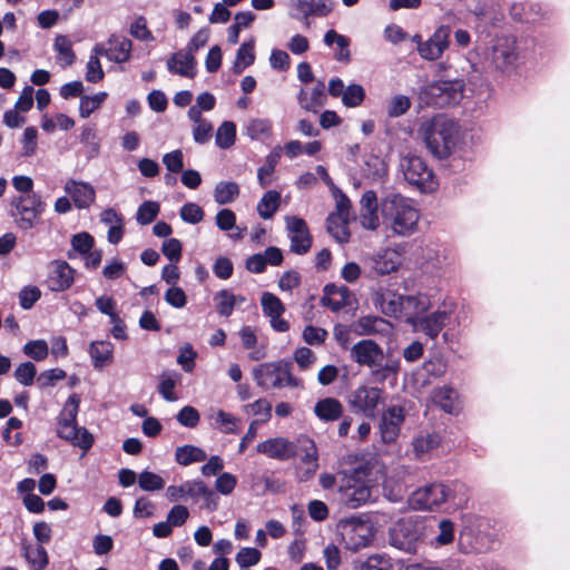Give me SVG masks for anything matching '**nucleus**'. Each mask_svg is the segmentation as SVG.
<instances>
[{"mask_svg": "<svg viewBox=\"0 0 570 570\" xmlns=\"http://www.w3.org/2000/svg\"><path fill=\"white\" fill-rule=\"evenodd\" d=\"M350 358L358 366L372 370L379 380L384 381L400 371L397 360L385 361L383 348L371 338L361 340L350 348Z\"/></svg>", "mask_w": 570, "mask_h": 570, "instance_id": "obj_4", "label": "nucleus"}, {"mask_svg": "<svg viewBox=\"0 0 570 570\" xmlns=\"http://www.w3.org/2000/svg\"><path fill=\"white\" fill-rule=\"evenodd\" d=\"M452 494L453 490L450 485L432 482L412 492L410 503L416 510L433 511L448 502Z\"/></svg>", "mask_w": 570, "mask_h": 570, "instance_id": "obj_12", "label": "nucleus"}, {"mask_svg": "<svg viewBox=\"0 0 570 570\" xmlns=\"http://www.w3.org/2000/svg\"><path fill=\"white\" fill-rule=\"evenodd\" d=\"M297 100L301 108L316 114L320 108L325 106L327 100L324 81H316L309 94L306 89L301 88L297 95Z\"/></svg>", "mask_w": 570, "mask_h": 570, "instance_id": "obj_24", "label": "nucleus"}, {"mask_svg": "<svg viewBox=\"0 0 570 570\" xmlns=\"http://www.w3.org/2000/svg\"><path fill=\"white\" fill-rule=\"evenodd\" d=\"M67 376L66 372L61 368H51L41 372L37 377V383L40 389L53 386L57 381L63 380Z\"/></svg>", "mask_w": 570, "mask_h": 570, "instance_id": "obj_60", "label": "nucleus"}, {"mask_svg": "<svg viewBox=\"0 0 570 570\" xmlns=\"http://www.w3.org/2000/svg\"><path fill=\"white\" fill-rule=\"evenodd\" d=\"M298 438L293 442L286 438L278 436L258 443L256 451L271 459L286 461L298 455Z\"/></svg>", "mask_w": 570, "mask_h": 570, "instance_id": "obj_16", "label": "nucleus"}, {"mask_svg": "<svg viewBox=\"0 0 570 570\" xmlns=\"http://www.w3.org/2000/svg\"><path fill=\"white\" fill-rule=\"evenodd\" d=\"M400 168L405 181L421 193H432L438 188V180L426 161L415 155L402 157Z\"/></svg>", "mask_w": 570, "mask_h": 570, "instance_id": "obj_7", "label": "nucleus"}, {"mask_svg": "<svg viewBox=\"0 0 570 570\" xmlns=\"http://www.w3.org/2000/svg\"><path fill=\"white\" fill-rule=\"evenodd\" d=\"M130 35L141 41H153L155 38L147 27L144 16L138 17L130 26Z\"/></svg>", "mask_w": 570, "mask_h": 570, "instance_id": "obj_58", "label": "nucleus"}, {"mask_svg": "<svg viewBox=\"0 0 570 570\" xmlns=\"http://www.w3.org/2000/svg\"><path fill=\"white\" fill-rule=\"evenodd\" d=\"M196 60L194 53L189 50H179L170 56L167 60L169 72L177 73L183 77L194 78L196 76Z\"/></svg>", "mask_w": 570, "mask_h": 570, "instance_id": "obj_25", "label": "nucleus"}, {"mask_svg": "<svg viewBox=\"0 0 570 570\" xmlns=\"http://www.w3.org/2000/svg\"><path fill=\"white\" fill-rule=\"evenodd\" d=\"M109 48H105L102 45L97 43L92 51L97 56H106L109 60L115 62H125L130 58L131 52V40L126 37L112 35L109 38Z\"/></svg>", "mask_w": 570, "mask_h": 570, "instance_id": "obj_20", "label": "nucleus"}, {"mask_svg": "<svg viewBox=\"0 0 570 570\" xmlns=\"http://www.w3.org/2000/svg\"><path fill=\"white\" fill-rule=\"evenodd\" d=\"M361 570H393V566L389 557L374 554L367 558Z\"/></svg>", "mask_w": 570, "mask_h": 570, "instance_id": "obj_62", "label": "nucleus"}, {"mask_svg": "<svg viewBox=\"0 0 570 570\" xmlns=\"http://www.w3.org/2000/svg\"><path fill=\"white\" fill-rule=\"evenodd\" d=\"M262 553L256 548H242L236 554V562L240 570H248L249 567L259 562Z\"/></svg>", "mask_w": 570, "mask_h": 570, "instance_id": "obj_47", "label": "nucleus"}, {"mask_svg": "<svg viewBox=\"0 0 570 570\" xmlns=\"http://www.w3.org/2000/svg\"><path fill=\"white\" fill-rule=\"evenodd\" d=\"M216 297L220 299L217 304L218 314L226 317L232 315L234 306L237 302L236 296L227 289H223L217 293Z\"/></svg>", "mask_w": 570, "mask_h": 570, "instance_id": "obj_56", "label": "nucleus"}, {"mask_svg": "<svg viewBox=\"0 0 570 570\" xmlns=\"http://www.w3.org/2000/svg\"><path fill=\"white\" fill-rule=\"evenodd\" d=\"M286 228L289 233L291 252L297 255L306 254L311 249L313 242L306 222L297 216H287Z\"/></svg>", "mask_w": 570, "mask_h": 570, "instance_id": "obj_17", "label": "nucleus"}, {"mask_svg": "<svg viewBox=\"0 0 570 570\" xmlns=\"http://www.w3.org/2000/svg\"><path fill=\"white\" fill-rule=\"evenodd\" d=\"M23 557L32 566L33 570H43L49 563V557L42 544L37 546L36 549H30L28 546L22 547Z\"/></svg>", "mask_w": 570, "mask_h": 570, "instance_id": "obj_40", "label": "nucleus"}, {"mask_svg": "<svg viewBox=\"0 0 570 570\" xmlns=\"http://www.w3.org/2000/svg\"><path fill=\"white\" fill-rule=\"evenodd\" d=\"M253 374L257 385L264 389H279L284 384L293 387L299 385V380L292 375V363L284 360L261 364L254 368Z\"/></svg>", "mask_w": 570, "mask_h": 570, "instance_id": "obj_9", "label": "nucleus"}, {"mask_svg": "<svg viewBox=\"0 0 570 570\" xmlns=\"http://www.w3.org/2000/svg\"><path fill=\"white\" fill-rule=\"evenodd\" d=\"M423 530L424 527L421 521L412 517L402 518L390 530V543L407 553H415Z\"/></svg>", "mask_w": 570, "mask_h": 570, "instance_id": "obj_11", "label": "nucleus"}, {"mask_svg": "<svg viewBox=\"0 0 570 570\" xmlns=\"http://www.w3.org/2000/svg\"><path fill=\"white\" fill-rule=\"evenodd\" d=\"M324 42L326 46H332L336 43L340 48L338 52L335 53V59L342 62H348L351 60L350 52V39L343 35L337 33L335 30L331 29L326 31L324 36Z\"/></svg>", "mask_w": 570, "mask_h": 570, "instance_id": "obj_35", "label": "nucleus"}, {"mask_svg": "<svg viewBox=\"0 0 570 570\" xmlns=\"http://www.w3.org/2000/svg\"><path fill=\"white\" fill-rule=\"evenodd\" d=\"M368 470L355 468L344 472L338 484L340 501L346 508L356 509L370 501L372 488L367 484Z\"/></svg>", "mask_w": 570, "mask_h": 570, "instance_id": "obj_6", "label": "nucleus"}, {"mask_svg": "<svg viewBox=\"0 0 570 570\" xmlns=\"http://www.w3.org/2000/svg\"><path fill=\"white\" fill-rule=\"evenodd\" d=\"M89 354L95 368H104L111 364L114 358V345L109 341L92 342L89 346Z\"/></svg>", "mask_w": 570, "mask_h": 570, "instance_id": "obj_31", "label": "nucleus"}, {"mask_svg": "<svg viewBox=\"0 0 570 570\" xmlns=\"http://www.w3.org/2000/svg\"><path fill=\"white\" fill-rule=\"evenodd\" d=\"M383 220L399 236H410L417 227L419 212L400 194H387L380 205Z\"/></svg>", "mask_w": 570, "mask_h": 570, "instance_id": "obj_3", "label": "nucleus"}, {"mask_svg": "<svg viewBox=\"0 0 570 570\" xmlns=\"http://www.w3.org/2000/svg\"><path fill=\"white\" fill-rule=\"evenodd\" d=\"M10 206L11 216L17 226L23 230L33 228L46 209V203L39 194L12 197Z\"/></svg>", "mask_w": 570, "mask_h": 570, "instance_id": "obj_10", "label": "nucleus"}, {"mask_svg": "<svg viewBox=\"0 0 570 570\" xmlns=\"http://www.w3.org/2000/svg\"><path fill=\"white\" fill-rule=\"evenodd\" d=\"M207 459L206 452L195 445L186 444L178 446L175 451V460L178 464L187 466L195 462H203Z\"/></svg>", "mask_w": 570, "mask_h": 570, "instance_id": "obj_34", "label": "nucleus"}, {"mask_svg": "<svg viewBox=\"0 0 570 570\" xmlns=\"http://www.w3.org/2000/svg\"><path fill=\"white\" fill-rule=\"evenodd\" d=\"M281 194L276 190H268L264 194L257 205L258 215L263 219H269L279 207Z\"/></svg>", "mask_w": 570, "mask_h": 570, "instance_id": "obj_38", "label": "nucleus"}, {"mask_svg": "<svg viewBox=\"0 0 570 570\" xmlns=\"http://www.w3.org/2000/svg\"><path fill=\"white\" fill-rule=\"evenodd\" d=\"M411 107V100L409 97L399 95L391 99L387 115L390 117H400L404 115Z\"/></svg>", "mask_w": 570, "mask_h": 570, "instance_id": "obj_61", "label": "nucleus"}, {"mask_svg": "<svg viewBox=\"0 0 570 570\" xmlns=\"http://www.w3.org/2000/svg\"><path fill=\"white\" fill-rule=\"evenodd\" d=\"M65 190L70 195L77 208H88L95 202V189L87 183L67 181Z\"/></svg>", "mask_w": 570, "mask_h": 570, "instance_id": "obj_29", "label": "nucleus"}, {"mask_svg": "<svg viewBox=\"0 0 570 570\" xmlns=\"http://www.w3.org/2000/svg\"><path fill=\"white\" fill-rule=\"evenodd\" d=\"M404 417V411L400 406H391L383 413L380 422V433L383 443L390 444L396 440Z\"/></svg>", "mask_w": 570, "mask_h": 570, "instance_id": "obj_21", "label": "nucleus"}, {"mask_svg": "<svg viewBox=\"0 0 570 570\" xmlns=\"http://www.w3.org/2000/svg\"><path fill=\"white\" fill-rule=\"evenodd\" d=\"M362 171L366 178L373 181H379L386 175L387 166L381 157L376 155H368L364 160Z\"/></svg>", "mask_w": 570, "mask_h": 570, "instance_id": "obj_36", "label": "nucleus"}, {"mask_svg": "<svg viewBox=\"0 0 570 570\" xmlns=\"http://www.w3.org/2000/svg\"><path fill=\"white\" fill-rule=\"evenodd\" d=\"M160 206L157 202H144L138 207L136 219L140 225H148L157 218Z\"/></svg>", "mask_w": 570, "mask_h": 570, "instance_id": "obj_45", "label": "nucleus"}, {"mask_svg": "<svg viewBox=\"0 0 570 570\" xmlns=\"http://www.w3.org/2000/svg\"><path fill=\"white\" fill-rule=\"evenodd\" d=\"M451 28L449 26H440L426 41H420L417 51L425 60L439 59L449 46Z\"/></svg>", "mask_w": 570, "mask_h": 570, "instance_id": "obj_18", "label": "nucleus"}, {"mask_svg": "<svg viewBox=\"0 0 570 570\" xmlns=\"http://www.w3.org/2000/svg\"><path fill=\"white\" fill-rule=\"evenodd\" d=\"M324 295L321 298L323 306L328 307L332 312H340L348 305L351 291L346 286H336L335 284H326Z\"/></svg>", "mask_w": 570, "mask_h": 570, "instance_id": "obj_26", "label": "nucleus"}, {"mask_svg": "<svg viewBox=\"0 0 570 570\" xmlns=\"http://www.w3.org/2000/svg\"><path fill=\"white\" fill-rule=\"evenodd\" d=\"M432 401L446 413L453 414L458 411V393L452 387L434 389Z\"/></svg>", "mask_w": 570, "mask_h": 570, "instance_id": "obj_32", "label": "nucleus"}, {"mask_svg": "<svg viewBox=\"0 0 570 570\" xmlns=\"http://www.w3.org/2000/svg\"><path fill=\"white\" fill-rule=\"evenodd\" d=\"M236 125L233 121H224L216 131V145L222 149H228L235 144Z\"/></svg>", "mask_w": 570, "mask_h": 570, "instance_id": "obj_42", "label": "nucleus"}, {"mask_svg": "<svg viewBox=\"0 0 570 570\" xmlns=\"http://www.w3.org/2000/svg\"><path fill=\"white\" fill-rule=\"evenodd\" d=\"M75 269L65 261H55L48 277V286L53 292L68 289L72 283Z\"/></svg>", "mask_w": 570, "mask_h": 570, "instance_id": "obj_22", "label": "nucleus"}, {"mask_svg": "<svg viewBox=\"0 0 570 570\" xmlns=\"http://www.w3.org/2000/svg\"><path fill=\"white\" fill-rule=\"evenodd\" d=\"M40 296L41 292L37 286H26L19 293L20 306L23 309H30Z\"/></svg>", "mask_w": 570, "mask_h": 570, "instance_id": "obj_64", "label": "nucleus"}, {"mask_svg": "<svg viewBox=\"0 0 570 570\" xmlns=\"http://www.w3.org/2000/svg\"><path fill=\"white\" fill-rule=\"evenodd\" d=\"M519 52L513 36L498 37L483 62L478 63L471 57L460 61L461 70L470 82L476 83L483 75H510L517 68Z\"/></svg>", "mask_w": 570, "mask_h": 570, "instance_id": "obj_1", "label": "nucleus"}, {"mask_svg": "<svg viewBox=\"0 0 570 570\" xmlns=\"http://www.w3.org/2000/svg\"><path fill=\"white\" fill-rule=\"evenodd\" d=\"M239 195V186L235 181H219L214 189L215 202L219 205L233 203Z\"/></svg>", "mask_w": 570, "mask_h": 570, "instance_id": "obj_37", "label": "nucleus"}, {"mask_svg": "<svg viewBox=\"0 0 570 570\" xmlns=\"http://www.w3.org/2000/svg\"><path fill=\"white\" fill-rule=\"evenodd\" d=\"M80 396L76 393L71 394L59 417L57 435L73 446L80 448L87 452L94 444V435L86 429L77 425V414L79 410Z\"/></svg>", "mask_w": 570, "mask_h": 570, "instance_id": "obj_5", "label": "nucleus"}, {"mask_svg": "<svg viewBox=\"0 0 570 570\" xmlns=\"http://www.w3.org/2000/svg\"><path fill=\"white\" fill-rule=\"evenodd\" d=\"M183 245L177 238H168L163 243L161 253L170 261L178 263L181 258Z\"/></svg>", "mask_w": 570, "mask_h": 570, "instance_id": "obj_59", "label": "nucleus"}, {"mask_svg": "<svg viewBox=\"0 0 570 570\" xmlns=\"http://www.w3.org/2000/svg\"><path fill=\"white\" fill-rule=\"evenodd\" d=\"M373 301L384 315L401 317L403 295L390 289L379 291L375 293Z\"/></svg>", "mask_w": 570, "mask_h": 570, "instance_id": "obj_28", "label": "nucleus"}, {"mask_svg": "<svg viewBox=\"0 0 570 570\" xmlns=\"http://www.w3.org/2000/svg\"><path fill=\"white\" fill-rule=\"evenodd\" d=\"M94 245L95 239L87 232L75 234L71 238L72 249L81 255H86L87 253H89L92 249Z\"/></svg>", "mask_w": 570, "mask_h": 570, "instance_id": "obj_52", "label": "nucleus"}, {"mask_svg": "<svg viewBox=\"0 0 570 570\" xmlns=\"http://www.w3.org/2000/svg\"><path fill=\"white\" fill-rule=\"evenodd\" d=\"M370 276H383L395 272L401 264L400 254L391 248L379 250L367 259Z\"/></svg>", "mask_w": 570, "mask_h": 570, "instance_id": "obj_19", "label": "nucleus"}, {"mask_svg": "<svg viewBox=\"0 0 570 570\" xmlns=\"http://www.w3.org/2000/svg\"><path fill=\"white\" fill-rule=\"evenodd\" d=\"M439 533L434 538L436 546H446L454 540V523L449 519L439 522Z\"/></svg>", "mask_w": 570, "mask_h": 570, "instance_id": "obj_51", "label": "nucleus"}, {"mask_svg": "<svg viewBox=\"0 0 570 570\" xmlns=\"http://www.w3.org/2000/svg\"><path fill=\"white\" fill-rule=\"evenodd\" d=\"M299 464L295 468V476L299 483L313 479L320 468L318 450L315 442L306 435L298 436Z\"/></svg>", "mask_w": 570, "mask_h": 570, "instance_id": "obj_14", "label": "nucleus"}, {"mask_svg": "<svg viewBox=\"0 0 570 570\" xmlns=\"http://www.w3.org/2000/svg\"><path fill=\"white\" fill-rule=\"evenodd\" d=\"M429 299L425 295H403L401 317L412 326L419 321L424 312L429 309Z\"/></svg>", "mask_w": 570, "mask_h": 570, "instance_id": "obj_27", "label": "nucleus"}, {"mask_svg": "<svg viewBox=\"0 0 570 570\" xmlns=\"http://www.w3.org/2000/svg\"><path fill=\"white\" fill-rule=\"evenodd\" d=\"M255 41L250 39L249 41L240 45L236 52V58L233 65V72L235 75H240L245 68L252 66L255 61Z\"/></svg>", "mask_w": 570, "mask_h": 570, "instance_id": "obj_33", "label": "nucleus"}, {"mask_svg": "<svg viewBox=\"0 0 570 570\" xmlns=\"http://www.w3.org/2000/svg\"><path fill=\"white\" fill-rule=\"evenodd\" d=\"M384 392L379 387L358 386L348 394L347 403L352 412L362 413L367 419L377 416V407L384 400Z\"/></svg>", "mask_w": 570, "mask_h": 570, "instance_id": "obj_13", "label": "nucleus"}, {"mask_svg": "<svg viewBox=\"0 0 570 570\" xmlns=\"http://www.w3.org/2000/svg\"><path fill=\"white\" fill-rule=\"evenodd\" d=\"M439 442L440 438L438 434L426 433L424 435L416 436L412 442L415 458H422L424 454L436 448Z\"/></svg>", "mask_w": 570, "mask_h": 570, "instance_id": "obj_41", "label": "nucleus"}, {"mask_svg": "<svg viewBox=\"0 0 570 570\" xmlns=\"http://www.w3.org/2000/svg\"><path fill=\"white\" fill-rule=\"evenodd\" d=\"M26 355L39 362L48 356V345L43 340L30 341L23 346Z\"/></svg>", "mask_w": 570, "mask_h": 570, "instance_id": "obj_55", "label": "nucleus"}, {"mask_svg": "<svg viewBox=\"0 0 570 570\" xmlns=\"http://www.w3.org/2000/svg\"><path fill=\"white\" fill-rule=\"evenodd\" d=\"M344 412L342 403L335 397H325L316 402L315 415L324 422H333L342 417Z\"/></svg>", "mask_w": 570, "mask_h": 570, "instance_id": "obj_30", "label": "nucleus"}, {"mask_svg": "<svg viewBox=\"0 0 570 570\" xmlns=\"http://www.w3.org/2000/svg\"><path fill=\"white\" fill-rule=\"evenodd\" d=\"M179 214L180 218L188 224H198L205 215L203 208L196 203H186Z\"/></svg>", "mask_w": 570, "mask_h": 570, "instance_id": "obj_54", "label": "nucleus"}, {"mask_svg": "<svg viewBox=\"0 0 570 570\" xmlns=\"http://www.w3.org/2000/svg\"><path fill=\"white\" fill-rule=\"evenodd\" d=\"M163 164L170 173L183 171L184 168V155L180 149H176L171 153H167L163 156Z\"/></svg>", "mask_w": 570, "mask_h": 570, "instance_id": "obj_63", "label": "nucleus"}, {"mask_svg": "<svg viewBox=\"0 0 570 570\" xmlns=\"http://www.w3.org/2000/svg\"><path fill=\"white\" fill-rule=\"evenodd\" d=\"M420 132L429 151L438 159H445L456 147L460 126L453 119L439 115L423 122Z\"/></svg>", "mask_w": 570, "mask_h": 570, "instance_id": "obj_2", "label": "nucleus"}, {"mask_svg": "<svg viewBox=\"0 0 570 570\" xmlns=\"http://www.w3.org/2000/svg\"><path fill=\"white\" fill-rule=\"evenodd\" d=\"M365 99V90L361 85L353 83L346 87L342 97L345 107L354 108L360 106Z\"/></svg>", "mask_w": 570, "mask_h": 570, "instance_id": "obj_46", "label": "nucleus"}, {"mask_svg": "<svg viewBox=\"0 0 570 570\" xmlns=\"http://www.w3.org/2000/svg\"><path fill=\"white\" fill-rule=\"evenodd\" d=\"M341 525L342 537L347 549L357 551L370 543L372 532L366 522L361 519L351 518L342 520Z\"/></svg>", "mask_w": 570, "mask_h": 570, "instance_id": "obj_15", "label": "nucleus"}, {"mask_svg": "<svg viewBox=\"0 0 570 570\" xmlns=\"http://www.w3.org/2000/svg\"><path fill=\"white\" fill-rule=\"evenodd\" d=\"M107 98L106 92H98L94 96H81L79 114L81 118H88Z\"/></svg>", "mask_w": 570, "mask_h": 570, "instance_id": "obj_43", "label": "nucleus"}, {"mask_svg": "<svg viewBox=\"0 0 570 570\" xmlns=\"http://www.w3.org/2000/svg\"><path fill=\"white\" fill-rule=\"evenodd\" d=\"M37 374L36 365L31 362L21 363L14 370L16 380L24 386H30Z\"/></svg>", "mask_w": 570, "mask_h": 570, "instance_id": "obj_53", "label": "nucleus"}, {"mask_svg": "<svg viewBox=\"0 0 570 570\" xmlns=\"http://www.w3.org/2000/svg\"><path fill=\"white\" fill-rule=\"evenodd\" d=\"M55 49L59 52L65 60V66H70L76 60V55L72 50L71 41L67 36L59 35L55 39Z\"/></svg>", "mask_w": 570, "mask_h": 570, "instance_id": "obj_50", "label": "nucleus"}, {"mask_svg": "<svg viewBox=\"0 0 570 570\" xmlns=\"http://www.w3.org/2000/svg\"><path fill=\"white\" fill-rule=\"evenodd\" d=\"M272 130V124L268 119H253L247 126V135L252 139H258L262 136H268Z\"/></svg>", "mask_w": 570, "mask_h": 570, "instance_id": "obj_57", "label": "nucleus"}, {"mask_svg": "<svg viewBox=\"0 0 570 570\" xmlns=\"http://www.w3.org/2000/svg\"><path fill=\"white\" fill-rule=\"evenodd\" d=\"M385 323L380 316H363L352 324V331L357 335H371L379 333V326Z\"/></svg>", "mask_w": 570, "mask_h": 570, "instance_id": "obj_39", "label": "nucleus"}, {"mask_svg": "<svg viewBox=\"0 0 570 570\" xmlns=\"http://www.w3.org/2000/svg\"><path fill=\"white\" fill-rule=\"evenodd\" d=\"M450 314L446 311H436L430 315L422 316L413 325L415 331L424 333L431 340L439 336L440 332L445 326Z\"/></svg>", "mask_w": 570, "mask_h": 570, "instance_id": "obj_23", "label": "nucleus"}, {"mask_svg": "<svg viewBox=\"0 0 570 570\" xmlns=\"http://www.w3.org/2000/svg\"><path fill=\"white\" fill-rule=\"evenodd\" d=\"M139 488L144 491L161 490L165 487L164 479L150 471H142L138 476Z\"/></svg>", "mask_w": 570, "mask_h": 570, "instance_id": "obj_48", "label": "nucleus"}, {"mask_svg": "<svg viewBox=\"0 0 570 570\" xmlns=\"http://www.w3.org/2000/svg\"><path fill=\"white\" fill-rule=\"evenodd\" d=\"M464 79L456 77L428 85L423 95L428 104L444 108L460 104L464 97Z\"/></svg>", "mask_w": 570, "mask_h": 570, "instance_id": "obj_8", "label": "nucleus"}, {"mask_svg": "<svg viewBox=\"0 0 570 570\" xmlns=\"http://www.w3.org/2000/svg\"><path fill=\"white\" fill-rule=\"evenodd\" d=\"M279 158V153H272L267 156L266 164L258 168L257 178L262 188H266L271 184V180L266 179V177L274 173Z\"/></svg>", "mask_w": 570, "mask_h": 570, "instance_id": "obj_49", "label": "nucleus"}, {"mask_svg": "<svg viewBox=\"0 0 570 570\" xmlns=\"http://www.w3.org/2000/svg\"><path fill=\"white\" fill-rule=\"evenodd\" d=\"M261 303L264 314L269 317L281 316L285 311L282 301L276 295L268 292L263 293Z\"/></svg>", "mask_w": 570, "mask_h": 570, "instance_id": "obj_44", "label": "nucleus"}]
</instances>
